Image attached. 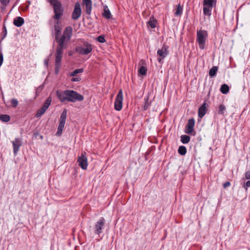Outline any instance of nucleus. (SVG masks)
<instances>
[{
  "label": "nucleus",
  "instance_id": "nucleus-41",
  "mask_svg": "<svg viewBox=\"0 0 250 250\" xmlns=\"http://www.w3.org/2000/svg\"><path fill=\"white\" fill-rule=\"evenodd\" d=\"M45 64H46L47 65H48V61H45Z\"/></svg>",
  "mask_w": 250,
  "mask_h": 250
},
{
  "label": "nucleus",
  "instance_id": "nucleus-6",
  "mask_svg": "<svg viewBox=\"0 0 250 250\" xmlns=\"http://www.w3.org/2000/svg\"><path fill=\"white\" fill-rule=\"evenodd\" d=\"M67 116V110L66 109H63L60 116V119L59 122V125L58 127L57 131L56 132V135L60 136L62 134V131L63 129L64 125L66 121Z\"/></svg>",
  "mask_w": 250,
  "mask_h": 250
},
{
  "label": "nucleus",
  "instance_id": "nucleus-14",
  "mask_svg": "<svg viewBox=\"0 0 250 250\" xmlns=\"http://www.w3.org/2000/svg\"><path fill=\"white\" fill-rule=\"evenodd\" d=\"M12 143L13 146L14 153L15 155H16L19 150L20 146H21V141L20 138H16Z\"/></svg>",
  "mask_w": 250,
  "mask_h": 250
},
{
  "label": "nucleus",
  "instance_id": "nucleus-19",
  "mask_svg": "<svg viewBox=\"0 0 250 250\" xmlns=\"http://www.w3.org/2000/svg\"><path fill=\"white\" fill-rule=\"evenodd\" d=\"M213 6H209V5H204L203 7V13L205 15H207L208 16H210L211 14V11Z\"/></svg>",
  "mask_w": 250,
  "mask_h": 250
},
{
  "label": "nucleus",
  "instance_id": "nucleus-32",
  "mask_svg": "<svg viewBox=\"0 0 250 250\" xmlns=\"http://www.w3.org/2000/svg\"><path fill=\"white\" fill-rule=\"evenodd\" d=\"M147 69L146 67L142 66L139 70V72L142 75H146V74Z\"/></svg>",
  "mask_w": 250,
  "mask_h": 250
},
{
  "label": "nucleus",
  "instance_id": "nucleus-28",
  "mask_svg": "<svg viewBox=\"0 0 250 250\" xmlns=\"http://www.w3.org/2000/svg\"><path fill=\"white\" fill-rule=\"evenodd\" d=\"M145 100V104L143 106V109L144 110H146L148 107H149V106L151 104V102H149V98L147 97L146 98H145L144 99Z\"/></svg>",
  "mask_w": 250,
  "mask_h": 250
},
{
  "label": "nucleus",
  "instance_id": "nucleus-27",
  "mask_svg": "<svg viewBox=\"0 0 250 250\" xmlns=\"http://www.w3.org/2000/svg\"><path fill=\"white\" fill-rule=\"evenodd\" d=\"M0 120L3 122L7 123L10 121V117L7 114L1 115Z\"/></svg>",
  "mask_w": 250,
  "mask_h": 250
},
{
  "label": "nucleus",
  "instance_id": "nucleus-31",
  "mask_svg": "<svg viewBox=\"0 0 250 250\" xmlns=\"http://www.w3.org/2000/svg\"><path fill=\"white\" fill-rule=\"evenodd\" d=\"M225 110V106L224 104H220L219 106L218 113L219 114L223 115Z\"/></svg>",
  "mask_w": 250,
  "mask_h": 250
},
{
  "label": "nucleus",
  "instance_id": "nucleus-5",
  "mask_svg": "<svg viewBox=\"0 0 250 250\" xmlns=\"http://www.w3.org/2000/svg\"><path fill=\"white\" fill-rule=\"evenodd\" d=\"M208 37V32L206 30H200L197 31L196 41L198 43L200 49H204L205 46V43Z\"/></svg>",
  "mask_w": 250,
  "mask_h": 250
},
{
  "label": "nucleus",
  "instance_id": "nucleus-11",
  "mask_svg": "<svg viewBox=\"0 0 250 250\" xmlns=\"http://www.w3.org/2000/svg\"><path fill=\"white\" fill-rule=\"evenodd\" d=\"M195 123L194 118H192L188 119L185 126V132L188 134H191L194 131Z\"/></svg>",
  "mask_w": 250,
  "mask_h": 250
},
{
  "label": "nucleus",
  "instance_id": "nucleus-8",
  "mask_svg": "<svg viewBox=\"0 0 250 250\" xmlns=\"http://www.w3.org/2000/svg\"><path fill=\"white\" fill-rule=\"evenodd\" d=\"M52 101V99L51 97H48L44 101L42 106L41 107L40 109L38 110L36 114H35V117L36 118H39L41 117L42 115H43L46 110L48 109L49 106H50L51 103Z\"/></svg>",
  "mask_w": 250,
  "mask_h": 250
},
{
  "label": "nucleus",
  "instance_id": "nucleus-7",
  "mask_svg": "<svg viewBox=\"0 0 250 250\" xmlns=\"http://www.w3.org/2000/svg\"><path fill=\"white\" fill-rule=\"evenodd\" d=\"M168 46L166 44H163L162 48L158 49L157 52V55L159 56L157 60L160 63L163 62V60L168 54Z\"/></svg>",
  "mask_w": 250,
  "mask_h": 250
},
{
  "label": "nucleus",
  "instance_id": "nucleus-20",
  "mask_svg": "<svg viewBox=\"0 0 250 250\" xmlns=\"http://www.w3.org/2000/svg\"><path fill=\"white\" fill-rule=\"evenodd\" d=\"M157 20L153 16L149 18V21L147 22V25L149 26L151 28H154L156 26Z\"/></svg>",
  "mask_w": 250,
  "mask_h": 250
},
{
  "label": "nucleus",
  "instance_id": "nucleus-30",
  "mask_svg": "<svg viewBox=\"0 0 250 250\" xmlns=\"http://www.w3.org/2000/svg\"><path fill=\"white\" fill-rule=\"evenodd\" d=\"M83 68L77 69H75V70H74L73 72H72L70 73V76H72V77H74V76H76L77 74L80 73H83Z\"/></svg>",
  "mask_w": 250,
  "mask_h": 250
},
{
  "label": "nucleus",
  "instance_id": "nucleus-39",
  "mask_svg": "<svg viewBox=\"0 0 250 250\" xmlns=\"http://www.w3.org/2000/svg\"><path fill=\"white\" fill-rule=\"evenodd\" d=\"M81 79L80 77L72 78L71 80V81L72 82H79L81 81Z\"/></svg>",
  "mask_w": 250,
  "mask_h": 250
},
{
  "label": "nucleus",
  "instance_id": "nucleus-21",
  "mask_svg": "<svg viewBox=\"0 0 250 250\" xmlns=\"http://www.w3.org/2000/svg\"><path fill=\"white\" fill-rule=\"evenodd\" d=\"M183 10V7L181 4L179 3L177 6L176 9V11L174 13V15L175 16H181L182 14Z\"/></svg>",
  "mask_w": 250,
  "mask_h": 250
},
{
  "label": "nucleus",
  "instance_id": "nucleus-18",
  "mask_svg": "<svg viewBox=\"0 0 250 250\" xmlns=\"http://www.w3.org/2000/svg\"><path fill=\"white\" fill-rule=\"evenodd\" d=\"M102 16L106 19H110L111 17V14L107 5L104 6V12Z\"/></svg>",
  "mask_w": 250,
  "mask_h": 250
},
{
  "label": "nucleus",
  "instance_id": "nucleus-15",
  "mask_svg": "<svg viewBox=\"0 0 250 250\" xmlns=\"http://www.w3.org/2000/svg\"><path fill=\"white\" fill-rule=\"evenodd\" d=\"M207 103L205 101L198 109V117L202 118L206 113Z\"/></svg>",
  "mask_w": 250,
  "mask_h": 250
},
{
  "label": "nucleus",
  "instance_id": "nucleus-1",
  "mask_svg": "<svg viewBox=\"0 0 250 250\" xmlns=\"http://www.w3.org/2000/svg\"><path fill=\"white\" fill-rule=\"evenodd\" d=\"M60 24V21H57L54 24L55 40L58 43L55 54L56 74H58L61 66L62 59L63 56V50L66 48L67 43L70 40L72 36V28L71 26H68L65 28L62 35L60 37L62 30V27Z\"/></svg>",
  "mask_w": 250,
  "mask_h": 250
},
{
  "label": "nucleus",
  "instance_id": "nucleus-13",
  "mask_svg": "<svg viewBox=\"0 0 250 250\" xmlns=\"http://www.w3.org/2000/svg\"><path fill=\"white\" fill-rule=\"evenodd\" d=\"M77 163L79 166L84 170L87 169L88 163L87 158L85 155L82 154V155L78 158Z\"/></svg>",
  "mask_w": 250,
  "mask_h": 250
},
{
  "label": "nucleus",
  "instance_id": "nucleus-38",
  "mask_svg": "<svg viewBox=\"0 0 250 250\" xmlns=\"http://www.w3.org/2000/svg\"><path fill=\"white\" fill-rule=\"evenodd\" d=\"M230 183L229 181H227L223 184V188H226L230 186Z\"/></svg>",
  "mask_w": 250,
  "mask_h": 250
},
{
  "label": "nucleus",
  "instance_id": "nucleus-22",
  "mask_svg": "<svg viewBox=\"0 0 250 250\" xmlns=\"http://www.w3.org/2000/svg\"><path fill=\"white\" fill-rule=\"evenodd\" d=\"M218 67L217 66H213L209 71L208 74L209 75L212 77L216 76L217 72L218 71Z\"/></svg>",
  "mask_w": 250,
  "mask_h": 250
},
{
  "label": "nucleus",
  "instance_id": "nucleus-25",
  "mask_svg": "<svg viewBox=\"0 0 250 250\" xmlns=\"http://www.w3.org/2000/svg\"><path fill=\"white\" fill-rule=\"evenodd\" d=\"M7 35V29L5 25V22H4L2 26V31L0 34L1 41H2Z\"/></svg>",
  "mask_w": 250,
  "mask_h": 250
},
{
  "label": "nucleus",
  "instance_id": "nucleus-26",
  "mask_svg": "<svg viewBox=\"0 0 250 250\" xmlns=\"http://www.w3.org/2000/svg\"><path fill=\"white\" fill-rule=\"evenodd\" d=\"M187 151V148L186 146H180L178 149L179 154L182 156L185 155L186 154Z\"/></svg>",
  "mask_w": 250,
  "mask_h": 250
},
{
  "label": "nucleus",
  "instance_id": "nucleus-10",
  "mask_svg": "<svg viewBox=\"0 0 250 250\" xmlns=\"http://www.w3.org/2000/svg\"><path fill=\"white\" fill-rule=\"evenodd\" d=\"M123 93L122 89H120L116 97L114 103V108L117 111H120L123 107Z\"/></svg>",
  "mask_w": 250,
  "mask_h": 250
},
{
  "label": "nucleus",
  "instance_id": "nucleus-12",
  "mask_svg": "<svg viewBox=\"0 0 250 250\" xmlns=\"http://www.w3.org/2000/svg\"><path fill=\"white\" fill-rule=\"evenodd\" d=\"M82 14V10L81 5L79 2H76L74 9L72 13V19L74 20H78L81 16Z\"/></svg>",
  "mask_w": 250,
  "mask_h": 250
},
{
  "label": "nucleus",
  "instance_id": "nucleus-40",
  "mask_svg": "<svg viewBox=\"0 0 250 250\" xmlns=\"http://www.w3.org/2000/svg\"><path fill=\"white\" fill-rule=\"evenodd\" d=\"M3 61V54L1 52H0V66L1 65Z\"/></svg>",
  "mask_w": 250,
  "mask_h": 250
},
{
  "label": "nucleus",
  "instance_id": "nucleus-17",
  "mask_svg": "<svg viewBox=\"0 0 250 250\" xmlns=\"http://www.w3.org/2000/svg\"><path fill=\"white\" fill-rule=\"evenodd\" d=\"M24 19L21 17H17L14 19L13 24L17 27H21L24 23Z\"/></svg>",
  "mask_w": 250,
  "mask_h": 250
},
{
  "label": "nucleus",
  "instance_id": "nucleus-24",
  "mask_svg": "<svg viewBox=\"0 0 250 250\" xmlns=\"http://www.w3.org/2000/svg\"><path fill=\"white\" fill-rule=\"evenodd\" d=\"M190 140V136L187 135H182L181 136V141L183 144H188Z\"/></svg>",
  "mask_w": 250,
  "mask_h": 250
},
{
  "label": "nucleus",
  "instance_id": "nucleus-2",
  "mask_svg": "<svg viewBox=\"0 0 250 250\" xmlns=\"http://www.w3.org/2000/svg\"><path fill=\"white\" fill-rule=\"evenodd\" d=\"M56 95L58 99L62 102H65L75 103L77 101L82 102L83 100V96L73 90H57Z\"/></svg>",
  "mask_w": 250,
  "mask_h": 250
},
{
  "label": "nucleus",
  "instance_id": "nucleus-23",
  "mask_svg": "<svg viewBox=\"0 0 250 250\" xmlns=\"http://www.w3.org/2000/svg\"><path fill=\"white\" fill-rule=\"evenodd\" d=\"M229 86L227 84H223L221 85L220 88V91L224 94H227L229 91Z\"/></svg>",
  "mask_w": 250,
  "mask_h": 250
},
{
  "label": "nucleus",
  "instance_id": "nucleus-9",
  "mask_svg": "<svg viewBox=\"0 0 250 250\" xmlns=\"http://www.w3.org/2000/svg\"><path fill=\"white\" fill-rule=\"evenodd\" d=\"M105 223V220L104 217H101L97 222H96L94 226V233L96 234L100 235L103 232Z\"/></svg>",
  "mask_w": 250,
  "mask_h": 250
},
{
  "label": "nucleus",
  "instance_id": "nucleus-33",
  "mask_svg": "<svg viewBox=\"0 0 250 250\" xmlns=\"http://www.w3.org/2000/svg\"><path fill=\"white\" fill-rule=\"evenodd\" d=\"M11 105L13 107H16L18 105V101L16 99H12L11 101Z\"/></svg>",
  "mask_w": 250,
  "mask_h": 250
},
{
  "label": "nucleus",
  "instance_id": "nucleus-3",
  "mask_svg": "<svg viewBox=\"0 0 250 250\" xmlns=\"http://www.w3.org/2000/svg\"><path fill=\"white\" fill-rule=\"evenodd\" d=\"M48 2L53 6L54 15L53 18L59 21L63 15V8L61 2L58 0H48Z\"/></svg>",
  "mask_w": 250,
  "mask_h": 250
},
{
  "label": "nucleus",
  "instance_id": "nucleus-36",
  "mask_svg": "<svg viewBox=\"0 0 250 250\" xmlns=\"http://www.w3.org/2000/svg\"><path fill=\"white\" fill-rule=\"evenodd\" d=\"M97 41L101 43H104L105 42L104 37L103 36H99L97 38Z\"/></svg>",
  "mask_w": 250,
  "mask_h": 250
},
{
  "label": "nucleus",
  "instance_id": "nucleus-16",
  "mask_svg": "<svg viewBox=\"0 0 250 250\" xmlns=\"http://www.w3.org/2000/svg\"><path fill=\"white\" fill-rule=\"evenodd\" d=\"M83 2L86 7V13L87 15H90L92 10V0H83Z\"/></svg>",
  "mask_w": 250,
  "mask_h": 250
},
{
  "label": "nucleus",
  "instance_id": "nucleus-4",
  "mask_svg": "<svg viewBox=\"0 0 250 250\" xmlns=\"http://www.w3.org/2000/svg\"><path fill=\"white\" fill-rule=\"evenodd\" d=\"M76 52L81 55L90 54L93 50L92 45L88 42L84 41L82 45H78L75 49Z\"/></svg>",
  "mask_w": 250,
  "mask_h": 250
},
{
  "label": "nucleus",
  "instance_id": "nucleus-34",
  "mask_svg": "<svg viewBox=\"0 0 250 250\" xmlns=\"http://www.w3.org/2000/svg\"><path fill=\"white\" fill-rule=\"evenodd\" d=\"M242 187L247 190L248 188L250 187V180L244 182Z\"/></svg>",
  "mask_w": 250,
  "mask_h": 250
},
{
  "label": "nucleus",
  "instance_id": "nucleus-37",
  "mask_svg": "<svg viewBox=\"0 0 250 250\" xmlns=\"http://www.w3.org/2000/svg\"><path fill=\"white\" fill-rule=\"evenodd\" d=\"M245 179L250 180V170L246 172L245 174V178H243V180H244Z\"/></svg>",
  "mask_w": 250,
  "mask_h": 250
},
{
  "label": "nucleus",
  "instance_id": "nucleus-42",
  "mask_svg": "<svg viewBox=\"0 0 250 250\" xmlns=\"http://www.w3.org/2000/svg\"><path fill=\"white\" fill-rule=\"evenodd\" d=\"M34 135L36 136V134L35 133L34 134Z\"/></svg>",
  "mask_w": 250,
  "mask_h": 250
},
{
  "label": "nucleus",
  "instance_id": "nucleus-35",
  "mask_svg": "<svg viewBox=\"0 0 250 250\" xmlns=\"http://www.w3.org/2000/svg\"><path fill=\"white\" fill-rule=\"evenodd\" d=\"M0 2L5 7L9 3L10 0H0Z\"/></svg>",
  "mask_w": 250,
  "mask_h": 250
},
{
  "label": "nucleus",
  "instance_id": "nucleus-29",
  "mask_svg": "<svg viewBox=\"0 0 250 250\" xmlns=\"http://www.w3.org/2000/svg\"><path fill=\"white\" fill-rule=\"evenodd\" d=\"M216 0H204L203 5H209L213 6L214 3H216Z\"/></svg>",
  "mask_w": 250,
  "mask_h": 250
}]
</instances>
